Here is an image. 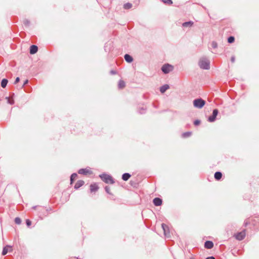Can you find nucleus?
<instances>
[{"label":"nucleus","mask_w":259,"mask_h":259,"mask_svg":"<svg viewBox=\"0 0 259 259\" xmlns=\"http://www.w3.org/2000/svg\"><path fill=\"white\" fill-rule=\"evenodd\" d=\"M200 67L203 69H208L209 68V62L206 59H201L199 62Z\"/></svg>","instance_id":"1"},{"label":"nucleus","mask_w":259,"mask_h":259,"mask_svg":"<svg viewBox=\"0 0 259 259\" xmlns=\"http://www.w3.org/2000/svg\"><path fill=\"white\" fill-rule=\"evenodd\" d=\"M205 104V101L202 99H197L193 101V105L196 108H201L204 106Z\"/></svg>","instance_id":"2"},{"label":"nucleus","mask_w":259,"mask_h":259,"mask_svg":"<svg viewBox=\"0 0 259 259\" xmlns=\"http://www.w3.org/2000/svg\"><path fill=\"white\" fill-rule=\"evenodd\" d=\"M100 177L101 178L102 180L106 183H108V184L114 183V181H113L112 178L109 175L103 174V175L100 176Z\"/></svg>","instance_id":"3"},{"label":"nucleus","mask_w":259,"mask_h":259,"mask_svg":"<svg viewBox=\"0 0 259 259\" xmlns=\"http://www.w3.org/2000/svg\"><path fill=\"white\" fill-rule=\"evenodd\" d=\"M174 69V67L171 65H169V64H164V65L162 66V68H161V70L164 73H169V72L171 71Z\"/></svg>","instance_id":"4"},{"label":"nucleus","mask_w":259,"mask_h":259,"mask_svg":"<svg viewBox=\"0 0 259 259\" xmlns=\"http://www.w3.org/2000/svg\"><path fill=\"white\" fill-rule=\"evenodd\" d=\"M246 235L245 231L243 230L234 235L235 238L238 240H243Z\"/></svg>","instance_id":"5"},{"label":"nucleus","mask_w":259,"mask_h":259,"mask_svg":"<svg viewBox=\"0 0 259 259\" xmlns=\"http://www.w3.org/2000/svg\"><path fill=\"white\" fill-rule=\"evenodd\" d=\"M78 174L85 175H91L92 174V171L89 168H82L78 170Z\"/></svg>","instance_id":"6"},{"label":"nucleus","mask_w":259,"mask_h":259,"mask_svg":"<svg viewBox=\"0 0 259 259\" xmlns=\"http://www.w3.org/2000/svg\"><path fill=\"white\" fill-rule=\"evenodd\" d=\"M218 114V110L217 109H214L213 111L212 115L209 117L208 121L209 122H213L215 120V118Z\"/></svg>","instance_id":"7"},{"label":"nucleus","mask_w":259,"mask_h":259,"mask_svg":"<svg viewBox=\"0 0 259 259\" xmlns=\"http://www.w3.org/2000/svg\"><path fill=\"white\" fill-rule=\"evenodd\" d=\"M162 228L163 229V230L164 231V235L165 236H168L169 235V229L168 226L164 224H162Z\"/></svg>","instance_id":"8"},{"label":"nucleus","mask_w":259,"mask_h":259,"mask_svg":"<svg viewBox=\"0 0 259 259\" xmlns=\"http://www.w3.org/2000/svg\"><path fill=\"white\" fill-rule=\"evenodd\" d=\"M153 203L155 206H160L162 204V200L159 198H155L153 199Z\"/></svg>","instance_id":"9"},{"label":"nucleus","mask_w":259,"mask_h":259,"mask_svg":"<svg viewBox=\"0 0 259 259\" xmlns=\"http://www.w3.org/2000/svg\"><path fill=\"white\" fill-rule=\"evenodd\" d=\"M37 50H38V48L36 46L32 45L30 48V53L31 54H34L37 52Z\"/></svg>","instance_id":"10"},{"label":"nucleus","mask_w":259,"mask_h":259,"mask_svg":"<svg viewBox=\"0 0 259 259\" xmlns=\"http://www.w3.org/2000/svg\"><path fill=\"white\" fill-rule=\"evenodd\" d=\"M204 246L206 248L211 249L213 246V243L211 241H207L205 242Z\"/></svg>","instance_id":"11"},{"label":"nucleus","mask_w":259,"mask_h":259,"mask_svg":"<svg viewBox=\"0 0 259 259\" xmlns=\"http://www.w3.org/2000/svg\"><path fill=\"white\" fill-rule=\"evenodd\" d=\"M84 184V182L83 181L79 180L76 183V184L74 186V188L76 189H77L79 188L80 187H81Z\"/></svg>","instance_id":"12"},{"label":"nucleus","mask_w":259,"mask_h":259,"mask_svg":"<svg viewBox=\"0 0 259 259\" xmlns=\"http://www.w3.org/2000/svg\"><path fill=\"white\" fill-rule=\"evenodd\" d=\"M9 251H12L11 247L10 246H5L3 248V252H2V254L3 255H6L8 253V252Z\"/></svg>","instance_id":"13"},{"label":"nucleus","mask_w":259,"mask_h":259,"mask_svg":"<svg viewBox=\"0 0 259 259\" xmlns=\"http://www.w3.org/2000/svg\"><path fill=\"white\" fill-rule=\"evenodd\" d=\"M169 88V87L168 84H164L160 88V91L161 93H164Z\"/></svg>","instance_id":"14"},{"label":"nucleus","mask_w":259,"mask_h":259,"mask_svg":"<svg viewBox=\"0 0 259 259\" xmlns=\"http://www.w3.org/2000/svg\"><path fill=\"white\" fill-rule=\"evenodd\" d=\"M98 189V187L96 184H92L90 186V190L91 192H95Z\"/></svg>","instance_id":"15"},{"label":"nucleus","mask_w":259,"mask_h":259,"mask_svg":"<svg viewBox=\"0 0 259 259\" xmlns=\"http://www.w3.org/2000/svg\"><path fill=\"white\" fill-rule=\"evenodd\" d=\"M124 59L125 61L128 63H131L133 61V58L129 55L126 54L124 56Z\"/></svg>","instance_id":"16"},{"label":"nucleus","mask_w":259,"mask_h":259,"mask_svg":"<svg viewBox=\"0 0 259 259\" xmlns=\"http://www.w3.org/2000/svg\"><path fill=\"white\" fill-rule=\"evenodd\" d=\"M222 177V174L221 172L218 171L214 174V178L217 180H220Z\"/></svg>","instance_id":"17"},{"label":"nucleus","mask_w":259,"mask_h":259,"mask_svg":"<svg viewBox=\"0 0 259 259\" xmlns=\"http://www.w3.org/2000/svg\"><path fill=\"white\" fill-rule=\"evenodd\" d=\"M118 88L120 89L124 88L125 86V83L123 80H120L118 82Z\"/></svg>","instance_id":"18"},{"label":"nucleus","mask_w":259,"mask_h":259,"mask_svg":"<svg viewBox=\"0 0 259 259\" xmlns=\"http://www.w3.org/2000/svg\"><path fill=\"white\" fill-rule=\"evenodd\" d=\"M131 177V175L128 173H125L122 176V179L124 181H127Z\"/></svg>","instance_id":"19"},{"label":"nucleus","mask_w":259,"mask_h":259,"mask_svg":"<svg viewBox=\"0 0 259 259\" xmlns=\"http://www.w3.org/2000/svg\"><path fill=\"white\" fill-rule=\"evenodd\" d=\"M192 134L191 132H185L182 134V137L184 138H187L190 137L192 135Z\"/></svg>","instance_id":"20"},{"label":"nucleus","mask_w":259,"mask_h":259,"mask_svg":"<svg viewBox=\"0 0 259 259\" xmlns=\"http://www.w3.org/2000/svg\"><path fill=\"white\" fill-rule=\"evenodd\" d=\"M8 82V80L7 79H3L1 82V86L2 88H5Z\"/></svg>","instance_id":"21"},{"label":"nucleus","mask_w":259,"mask_h":259,"mask_svg":"<svg viewBox=\"0 0 259 259\" xmlns=\"http://www.w3.org/2000/svg\"><path fill=\"white\" fill-rule=\"evenodd\" d=\"M193 22L192 21H189L185 22L183 24L184 27H191L193 25Z\"/></svg>","instance_id":"22"},{"label":"nucleus","mask_w":259,"mask_h":259,"mask_svg":"<svg viewBox=\"0 0 259 259\" xmlns=\"http://www.w3.org/2000/svg\"><path fill=\"white\" fill-rule=\"evenodd\" d=\"M132 7V4L128 3H126L124 5L123 8L125 9H129L131 8Z\"/></svg>","instance_id":"23"},{"label":"nucleus","mask_w":259,"mask_h":259,"mask_svg":"<svg viewBox=\"0 0 259 259\" xmlns=\"http://www.w3.org/2000/svg\"><path fill=\"white\" fill-rule=\"evenodd\" d=\"M77 177V174H73L71 176V178H70V181H71V184H72L73 182V181Z\"/></svg>","instance_id":"24"},{"label":"nucleus","mask_w":259,"mask_h":259,"mask_svg":"<svg viewBox=\"0 0 259 259\" xmlns=\"http://www.w3.org/2000/svg\"><path fill=\"white\" fill-rule=\"evenodd\" d=\"M234 37L233 36H230L228 39V41L229 43H232L234 41Z\"/></svg>","instance_id":"25"},{"label":"nucleus","mask_w":259,"mask_h":259,"mask_svg":"<svg viewBox=\"0 0 259 259\" xmlns=\"http://www.w3.org/2000/svg\"><path fill=\"white\" fill-rule=\"evenodd\" d=\"M6 99L7 100V102L8 103L10 104H13L14 103V101L12 99H10V98H6Z\"/></svg>","instance_id":"26"},{"label":"nucleus","mask_w":259,"mask_h":259,"mask_svg":"<svg viewBox=\"0 0 259 259\" xmlns=\"http://www.w3.org/2000/svg\"><path fill=\"white\" fill-rule=\"evenodd\" d=\"M15 222L16 224L19 225L21 223V219L17 217V218H15Z\"/></svg>","instance_id":"27"},{"label":"nucleus","mask_w":259,"mask_h":259,"mask_svg":"<svg viewBox=\"0 0 259 259\" xmlns=\"http://www.w3.org/2000/svg\"><path fill=\"white\" fill-rule=\"evenodd\" d=\"M163 2L164 3H166V4H169V5H171L172 3V2L171 0H163Z\"/></svg>","instance_id":"28"},{"label":"nucleus","mask_w":259,"mask_h":259,"mask_svg":"<svg viewBox=\"0 0 259 259\" xmlns=\"http://www.w3.org/2000/svg\"><path fill=\"white\" fill-rule=\"evenodd\" d=\"M26 225H27V226H28V227L30 226L31 224V221L28 219L26 220Z\"/></svg>","instance_id":"29"},{"label":"nucleus","mask_w":259,"mask_h":259,"mask_svg":"<svg viewBox=\"0 0 259 259\" xmlns=\"http://www.w3.org/2000/svg\"><path fill=\"white\" fill-rule=\"evenodd\" d=\"M200 120H196L194 122V124L195 125H198L200 124Z\"/></svg>","instance_id":"30"},{"label":"nucleus","mask_w":259,"mask_h":259,"mask_svg":"<svg viewBox=\"0 0 259 259\" xmlns=\"http://www.w3.org/2000/svg\"><path fill=\"white\" fill-rule=\"evenodd\" d=\"M19 80H20V78H19V77H17V78H16V80H15V82H14V83H15V84H16V83H18V82L19 81Z\"/></svg>","instance_id":"31"},{"label":"nucleus","mask_w":259,"mask_h":259,"mask_svg":"<svg viewBox=\"0 0 259 259\" xmlns=\"http://www.w3.org/2000/svg\"><path fill=\"white\" fill-rule=\"evenodd\" d=\"M212 47H213V48H216V47H217V43H216V42H212Z\"/></svg>","instance_id":"32"},{"label":"nucleus","mask_w":259,"mask_h":259,"mask_svg":"<svg viewBox=\"0 0 259 259\" xmlns=\"http://www.w3.org/2000/svg\"><path fill=\"white\" fill-rule=\"evenodd\" d=\"M206 259H215V258L213 256H209L207 257Z\"/></svg>","instance_id":"33"},{"label":"nucleus","mask_w":259,"mask_h":259,"mask_svg":"<svg viewBox=\"0 0 259 259\" xmlns=\"http://www.w3.org/2000/svg\"><path fill=\"white\" fill-rule=\"evenodd\" d=\"M105 189H106V191L108 193H109V188H108L107 187H106Z\"/></svg>","instance_id":"34"},{"label":"nucleus","mask_w":259,"mask_h":259,"mask_svg":"<svg viewBox=\"0 0 259 259\" xmlns=\"http://www.w3.org/2000/svg\"><path fill=\"white\" fill-rule=\"evenodd\" d=\"M28 82V80H26L24 83V85H25V84H26Z\"/></svg>","instance_id":"35"},{"label":"nucleus","mask_w":259,"mask_h":259,"mask_svg":"<svg viewBox=\"0 0 259 259\" xmlns=\"http://www.w3.org/2000/svg\"><path fill=\"white\" fill-rule=\"evenodd\" d=\"M231 60H232V62H234V59L233 58H232L231 59Z\"/></svg>","instance_id":"36"}]
</instances>
